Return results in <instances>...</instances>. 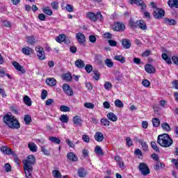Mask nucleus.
<instances>
[{
	"label": "nucleus",
	"mask_w": 178,
	"mask_h": 178,
	"mask_svg": "<svg viewBox=\"0 0 178 178\" xmlns=\"http://www.w3.org/2000/svg\"><path fill=\"white\" fill-rule=\"evenodd\" d=\"M25 176L26 178H33V165L35 164V156L29 155L27 159L23 161Z\"/></svg>",
	"instance_id": "1"
},
{
	"label": "nucleus",
	"mask_w": 178,
	"mask_h": 178,
	"mask_svg": "<svg viewBox=\"0 0 178 178\" xmlns=\"http://www.w3.org/2000/svg\"><path fill=\"white\" fill-rule=\"evenodd\" d=\"M3 120L5 124L8 126L10 129H20V122H19V120L12 114L6 113L3 116Z\"/></svg>",
	"instance_id": "2"
},
{
	"label": "nucleus",
	"mask_w": 178,
	"mask_h": 178,
	"mask_svg": "<svg viewBox=\"0 0 178 178\" xmlns=\"http://www.w3.org/2000/svg\"><path fill=\"white\" fill-rule=\"evenodd\" d=\"M157 143L161 147L169 148V147H171L173 145V139L169 136V134H164L158 136Z\"/></svg>",
	"instance_id": "3"
},
{
	"label": "nucleus",
	"mask_w": 178,
	"mask_h": 178,
	"mask_svg": "<svg viewBox=\"0 0 178 178\" xmlns=\"http://www.w3.org/2000/svg\"><path fill=\"white\" fill-rule=\"evenodd\" d=\"M86 19H89L92 22H97V20H99L102 22L104 20V17L101 14V12H97V14L92 12H88L86 13Z\"/></svg>",
	"instance_id": "4"
},
{
	"label": "nucleus",
	"mask_w": 178,
	"mask_h": 178,
	"mask_svg": "<svg viewBox=\"0 0 178 178\" xmlns=\"http://www.w3.org/2000/svg\"><path fill=\"white\" fill-rule=\"evenodd\" d=\"M138 168L143 176H148V174L150 173L149 167L145 163H140Z\"/></svg>",
	"instance_id": "5"
},
{
	"label": "nucleus",
	"mask_w": 178,
	"mask_h": 178,
	"mask_svg": "<svg viewBox=\"0 0 178 178\" xmlns=\"http://www.w3.org/2000/svg\"><path fill=\"white\" fill-rule=\"evenodd\" d=\"M0 149L3 154H5L6 155H13L15 161H19V159H17V154H16V152H13L10 147L2 146Z\"/></svg>",
	"instance_id": "6"
},
{
	"label": "nucleus",
	"mask_w": 178,
	"mask_h": 178,
	"mask_svg": "<svg viewBox=\"0 0 178 178\" xmlns=\"http://www.w3.org/2000/svg\"><path fill=\"white\" fill-rule=\"evenodd\" d=\"M153 16L155 19H162L165 16V11L162 8H155Z\"/></svg>",
	"instance_id": "7"
},
{
	"label": "nucleus",
	"mask_w": 178,
	"mask_h": 178,
	"mask_svg": "<svg viewBox=\"0 0 178 178\" xmlns=\"http://www.w3.org/2000/svg\"><path fill=\"white\" fill-rule=\"evenodd\" d=\"M35 51L40 60H44L45 59V51H44V49L40 46H38L35 47Z\"/></svg>",
	"instance_id": "8"
},
{
	"label": "nucleus",
	"mask_w": 178,
	"mask_h": 178,
	"mask_svg": "<svg viewBox=\"0 0 178 178\" xmlns=\"http://www.w3.org/2000/svg\"><path fill=\"white\" fill-rule=\"evenodd\" d=\"M63 90L67 95H69L70 97H72L73 95V89H72V87L69 86L67 83H65L63 85Z\"/></svg>",
	"instance_id": "9"
},
{
	"label": "nucleus",
	"mask_w": 178,
	"mask_h": 178,
	"mask_svg": "<svg viewBox=\"0 0 178 178\" xmlns=\"http://www.w3.org/2000/svg\"><path fill=\"white\" fill-rule=\"evenodd\" d=\"M113 29L114 31H123L126 29V26L121 22H116L114 24Z\"/></svg>",
	"instance_id": "10"
},
{
	"label": "nucleus",
	"mask_w": 178,
	"mask_h": 178,
	"mask_svg": "<svg viewBox=\"0 0 178 178\" xmlns=\"http://www.w3.org/2000/svg\"><path fill=\"white\" fill-rule=\"evenodd\" d=\"M13 66H14L15 69H16V70H17L18 72H20V73H22V74H24V73H26V70H24V67L20 65V64H19V63L14 61L13 62Z\"/></svg>",
	"instance_id": "11"
},
{
	"label": "nucleus",
	"mask_w": 178,
	"mask_h": 178,
	"mask_svg": "<svg viewBox=\"0 0 178 178\" xmlns=\"http://www.w3.org/2000/svg\"><path fill=\"white\" fill-rule=\"evenodd\" d=\"M76 38L79 44H84L86 42V36L82 33H76Z\"/></svg>",
	"instance_id": "12"
},
{
	"label": "nucleus",
	"mask_w": 178,
	"mask_h": 178,
	"mask_svg": "<svg viewBox=\"0 0 178 178\" xmlns=\"http://www.w3.org/2000/svg\"><path fill=\"white\" fill-rule=\"evenodd\" d=\"M114 159L120 169H124V168H126V166L124 165V162H123V160H122V157H120V156H115Z\"/></svg>",
	"instance_id": "13"
},
{
	"label": "nucleus",
	"mask_w": 178,
	"mask_h": 178,
	"mask_svg": "<svg viewBox=\"0 0 178 178\" xmlns=\"http://www.w3.org/2000/svg\"><path fill=\"white\" fill-rule=\"evenodd\" d=\"M131 5H137L138 6H141V9L142 10H144V9H145V8H147V5H145V3H144V1H143V0H134L133 3H130Z\"/></svg>",
	"instance_id": "14"
},
{
	"label": "nucleus",
	"mask_w": 178,
	"mask_h": 178,
	"mask_svg": "<svg viewBox=\"0 0 178 178\" xmlns=\"http://www.w3.org/2000/svg\"><path fill=\"white\" fill-rule=\"evenodd\" d=\"M67 158L72 162H77L79 160V157H77V155L74 154L73 152H70L67 154Z\"/></svg>",
	"instance_id": "15"
},
{
	"label": "nucleus",
	"mask_w": 178,
	"mask_h": 178,
	"mask_svg": "<svg viewBox=\"0 0 178 178\" xmlns=\"http://www.w3.org/2000/svg\"><path fill=\"white\" fill-rule=\"evenodd\" d=\"M145 70L147 72V73L151 74L152 73H155V67L152 65L147 64L145 66Z\"/></svg>",
	"instance_id": "16"
},
{
	"label": "nucleus",
	"mask_w": 178,
	"mask_h": 178,
	"mask_svg": "<svg viewBox=\"0 0 178 178\" xmlns=\"http://www.w3.org/2000/svg\"><path fill=\"white\" fill-rule=\"evenodd\" d=\"M122 45L124 49H129L131 47V42L129 39H123L122 40Z\"/></svg>",
	"instance_id": "17"
},
{
	"label": "nucleus",
	"mask_w": 178,
	"mask_h": 178,
	"mask_svg": "<svg viewBox=\"0 0 178 178\" xmlns=\"http://www.w3.org/2000/svg\"><path fill=\"white\" fill-rule=\"evenodd\" d=\"M95 140L98 141V143H102V141H104V134L101 132H96L95 134Z\"/></svg>",
	"instance_id": "18"
},
{
	"label": "nucleus",
	"mask_w": 178,
	"mask_h": 178,
	"mask_svg": "<svg viewBox=\"0 0 178 178\" xmlns=\"http://www.w3.org/2000/svg\"><path fill=\"white\" fill-rule=\"evenodd\" d=\"M137 26L141 30H147V24L143 20H138L136 22Z\"/></svg>",
	"instance_id": "19"
},
{
	"label": "nucleus",
	"mask_w": 178,
	"mask_h": 178,
	"mask_svg": "<svg viewBox=\"0 0 178 178\" xmlns=\"http://www.w3.org/2000/svg\"><path fill=\"white\" fill-rule=\"evenodd\" d=\"M138 142L142 146L143 151L147 152V151H148V145L147 144V142L144 141L143 139H138Z\"/></svg>",
	"instance_id": "20"
},
{
	"label": "nucleus",
	"mask_w": 178,
	"mask_h": 178,
	"mask_svg": "<svg viewBox=\"0 0 178 178\" xmlns=\"http://www.w3.org/2000/svg\"><path fill=\"white\" fill-rule=\"evenodd\" d=\"M22 54H24V55H31V54H33V50L29 47H26L22 48Z\"/></svg>",
	"instance_id": "21"
},
{
	"label": "nucleus",
	"mask_w": 178,
	"mask_h": 178,
	"mask_svg": "<svg viewBox=\"0 0 178 178\" xmlns=\"http://www.w3.org/2000/svg\"><path fill=\"white\" fill-rule=\"evenodd\" d=\"M164 22L165 24H168L169 26H176V24H177L176 20L169 18H165L164 19Z\"/></svg>",
	"instance_id": "22"
},
{
	"label": "nucleus",
	"mask_w": 178,
	"mask_h": 178,
	"mask_svg": "<svg viewBox=\"0 0 178 178\" xmlns=\"http://www.w3.org/2000/svg\"><path fill=\"white\" fill-rule=\"evenodd\" d=\"M46 83L47 86H51L54 87V86H56V79L54 78H49L46 79Z\"/></svg>",
	"instance_id": "23"
},
{
	"label": "nucleus",
	"mask_w": 178,
	"mask_h": 178,
	"mask_svg": "<svg viewBox=\"0 0 178 178\" xmlns=\"http://www.w3.org/2000/svg\"><path fill=\"white\" fill-rule=\"evenodd\" d=\"M168 5L170 8H178V0H169Z\"/></svg>",
	"instance_id": "24"
},
{
	"label": "nucleus",
	"mask_w": 178,
	"mask_h": 178,
	"mask_svg": "<svg viewBox=\"0 0 178 178\" xmlns=\"http://www.w3.org/2000/svg\"><path fill=\"white\" fill-rule=\"evenodd\" d=\"M107 118L111 122H117L118 120V116L113 113H108L107 114Z\"/></svg>",
	"instance_id": "25"
},
{
	"label": "nucleus",
	"mask_w": 178,
	"mask_h": 178,
	"mask_svg": "<svg viewBox=\"0 0 178 178\" xmlns=\"http://www.w3.org/2000/svg\"><path fill=\"white\" fill-rule=\"evenodd\" d=\"M73 123L74 124H78L79 126H81V123H83V120L80 118V116L76 115L73 118Z\"/></svg>",
	"instance_id": "26"
},
{
	"label": "nucleus",
	"mask_w": 178,
	"mask_h": 178,
	"mask_svg": "<svg viewBox=\"0 0 178 178\" xmlns=\"http://www.w3.org/2000/svg\"><path fill=\"white\" fill-rule=\"evenodd\" d=\"M56 41L57 42H59L60 44L61 42H65L66 41V35L65 34H60V35L57 36L56 38Z\"/></svg>",
	"instance_id": "27"
},
{
	"label": "nucleus",
	"mask_w": 178,
	"mask_h": 178,
	"mask_svg": "<svg viewBox=\"0 0 178 178\" xmlns=\"http://www.w3.org/2000/svg\"><path fill=\"white\" fill-rule=\"evenodd\" d=\"M43 13L45 15H47L48 16H52L54 12H52V10L49 8V7H44L42 9Z\"/></svg>",
	"instance_id": "28"
},
{
	"label": "nucleus",
	"mask_w": 178,
	"mask_h": 178,
	"mask_svg": "<svg viewBox=\"0 0 178 178\" xmlns=\"http://www.w3.org/2000/svg\"><path fill=\"white\" fill-rule=\"evenodd\" d=\"M114 60L120 62V63H124L126 62V58L122 55L115 56Z\"/></svg>",
	"instance_id": "29"
},
{
	"label": "nucleus",
	"mask_w": 178,
	"mask_h": 178,
	"mask_svg": "<svg viewBox=\"0 0 178 178\" xmlns=\"http://www.w3.org/2000/svg\"><path fill=\"white\" fill-rule=\"evenodd\" d=\"M162 59L168 63V65H170L172 63V60L168 56V54L166 53H163L161 55Z\"/></svg>",
	"instance_id": "30"
},
{
	"label": "nucleus",
	"mask_w": 178,
	"mask_h": 178,
	"mask_svg": "<svg viewBox=\"0 0 178 178\" xmlns=\"http://www.w3.org/2000/svg\"><path fill=\"white\" fill-rule=\"evenodd\" d=\"M28 148H29L30 151L31 152H37V145L35 143H29L28 144Z\"/></svg>",
	"instance_id": "31"
},
{
	"label": "nucleus",
	"mask_w": 178,
	"mask_h": 178,
	"mask_svg": "<svg viewBox=\"0 0 178 178\" xmlns=\"http://www.w3.org/2000/svg\"><path fill=\"white\" fill-rule=\"evenodd\" d=\"M49 141H51V143H54V144H60V139H59L58 138H56L55 136H50L49 138Z\"/></svg>",
	"instance_id": "32"
},
{
	"label": "nucleus",
	"mask_w": 178,
	"mask_h": 178,
	"mask_svg": "<svg viewBox=\"0 0 178 178\" xmlns=\"http://www.w3.org/2000/svg\"><path fill=\"white\" fill-rule=\"evenodd\" d=\"M75 65L79 69H82V67H84V66H86V64H84V61H83L82 60H77L76 61H75Z\"/></svg>",
	"instance_id": "33"
},
{
	"label": "nucleus",
	"mask_w": 178,
	"mask_h": 178,
	"mask_svg": "<svg viewBox=\"0 0 178 178\" xmlns=\"http://www.w3.org/2000/svg\"><path fill=\"white\" fill-rule=\"evenodd\" d=\"M24 102L27 106H31V99L27 95L24 97Z\"/></svg>",
	"instance_id": "34"
},
{
	"label": "nucleus",
	"mask_w": 178,
	"mask_h": 178,
	"mask_svg": "<svg viewBox=\"0 0 178 178\" xmlns=\"http://www.w3.org/2000/svg\"><path fill=\"white\" fill-rule=\"evenodd\" d=\"M163 168H165V164L159 161H158L156 164L154 166V169L155 170H159V169H162Z\"/></svg>",
	"instance_id": "35"
},
{
	"label": "nucleus",
	"mask_w": 178,
	"mask_h": 178,
	"mask_svg": "<svg viewBox=\"0 0 178 178\" xmlns=\"http://www.w3.org/2000/svg\"><path fill=\"white\" fill-rule=\"evenodd\" d=\"M161 127L163 130H164L165 131H170V130H172V129L170 128V126L167 122L163 123L161 124Z\"/></svg>",
	"instance_id": "36"
},
{
	"label": "nucleus",
	"mask_w": 178,
	"mask_h": 178,
	"mask_svg": "<svg viewBox=\"0 0 178 178\" xmlns=\"http://www.w3.org/2000/svg\"><path fill=\"white\" fill-rule=\"evenodd\" d=\"M87 175L86 172V170H84V168H80L78 170V175L79 177H85V176Z\"/></svg>",
	"instance_id": "37"
},
{
	"label": "nucleus",
	"mask_w": 178,
	"mask_h": 178,
	"mask_svg": "<svg viewBox=\"0 0 178 178\" xmlns=\"http://www.w3.org/2000/svg\"><path fill=\"white\" fill-rule=\"evenodd\" d=\"M52 175L54 178H62V174L58 170H54L52 171Z\"/></svg>",
	"instance_id": "38"
},
{
	"label": "nucleus",
	"mask_w": 178,
	"mask_h": 178,
	"mask_svg": "<svg viewBox=\"0 0 178 178\" xmlns=\"http://www.w3.org/2000/svg\"><path fill=\"white\" fill-rule=\"evenodd\" d=\"M95 152L97 155H104V152L102 151V149L101 148V147L99 145H97L95 147Z\"/></svg>",
	"instance_id": "39"
},
{
	"label": "nucleus",
	"mask_w": 178,
	"mask_h": 178,
	"mask_svg": "<svg viewBox=\"0 0 178 178\" xmlns=\"http://www.w3.org/2000/svg\"><path fill=\"white\" fill-rule=\"evenodd\" d=\"M60 120L62 123H67L69 122V117L67 115H61L60 117Z\"/></svg>",
	"instance_id": "40"
},
{
	"label": "nucleus",
	"mask_w": 178,
	"mask_h": 178,
	"mask_svg": "<svg viewBox=\"0 0 178 178\" xmlns=\"http://www.w3.org/2000/svg\"><path fill=\"white\" fill-rule=\"evenodd\" d=\"M27 42L31 45H34V44H35V38H34V36H28Z\"/></svg>",
	"instance_id": "41"
},
{
	"label": "nucleus",
	"mask_w": 178,
	"mask_h": 178,
	"mask_svg": "<svg viewBox=\"0 0 178 178\" xmlns=\"http://www.w3.org/2000/svg\"><path fill=\"white\" fill-rule=\"evenodd\" d=\"M104 63H105L106 66H107V67H113V62L111 61V60L109 58H106L104 60Z\"/></svg>",
	"instance_id": "42"
},
{
	"label": "nucleus",
	"mask_w": 178,
	"mask_h": 178,
	"mask_svg": "<svg viewBox=\"0 0 178 178\" xmlns=\"http://www.w3.org/2000/svg\"><path fill=\"white\" fill-rule=\"evenodd\" d=\"M101 124L102 126H109L111 124V122L108 121V118H102L101 120Z\"/></svg>",
	"instance_id": "43"
},
{
	"label": "nucleus",
	"mask_w": 178,
	"mask_h": 178,
	"mask_svg": "<svg viewBox=\"0 0 178 178\" xmlns=\"http://www.w3.org/2000/svg\"><path fill=\"white\" fill-rule=\"evenodd\" d=\"M63 79L65 80V81H72V74H65L63 75Z\"/></svg>",
	"instance_id": "44"
},
{
	"label": "nucleus",
	"mask_w": 178,
	"mask_h": 178,
	"mask_svg": "<svg viewBox=\"0 0 178 178\" xmlns=\"http://www.w3.org/2000/svg\"><path fill=\"white\" fill-rule=\"evenodd\" d=\"M115 106H117L118 108H123L124 104L123 102H121L120 99H116L114 102Z\"/></svg>",
	"instance_id": "45"
},
{
	"label": "nucleus",
	"mask_w": 178,
	"mask_h": 178,
	"mask_svg": "<svg viewBox=\"0 0 178 178\" xmlns=\"http://www.w3.org/2000/svg\"><path fill=\"white\" fill-rule=\"evenodd\" d=\"M152 123H153L154 127H159V124H161V121L158 118H154L152 120Z\"/></svg>",
	"instance_id": "46"
},
{
	"label": "nucleus",
	"mask_w": 178,
	"mask_h": 178,
	"mask_svg": "<svg viewBox=\"0 0 178 178\" xmlns=\"http://www.w3.org/2000/svg\"><path fill=\"white\" fill-rule=\"evenodd\" d=\"M129 25L131 29H137V22L131 19L129 20Z\"/></svg>",
	"instance_id": "47"
},
{
	"label": "nucleus",
	"mask_w": 178,
	"mask_h": 178,
	"mask_svg": "<svg viewBox=\"0 0 178 178\" xmlns=\"http://www.w3.org/2000/svg\"><path fill=\"white\" fill-rule=\"evenodd\" d=\"M24 120L26 124H30V123L31 122V117L29 115H26L24 116Z\"/></svg>",
	"instance_id": "48"
},
{
	"label": "nucleus",
	"mask_w": 178,
	"mask_h": 178,
	"mask_svg": "<svg viewBox=\"0 0 178 178\" xmlns=\"http://www.w3.org/2000/svg\"><path fill=\"white\" fill-rule=\"evenodd\" d=\"M84 106L85 108H88V109H94V108H95V105L90 102L85 103Z\"/></svg>",
	"instance_id": "49"
},
{
	"label": "nucleus",
	"mask_w": 178,
	"mask_h": 178,
	"mask_svg": "<svg viewBox=\"0 0 178 178\" xmlns=\"http://www.w3.org/2000/svg\"><path fill=\"white\" fill-rule=\"evenodd\" d=\"M104 88L105 90H109L112 88V83L109 81H106L104 83Z\"/></svg>",
	"instance_id": "50"
},
{
	"label": "nucleus",
	"mask_w": 178,
	"mask_h": 178,
	"mask_svg": "<svg viewBox=\"0 0 178 178\" xmlns=\"http://www.w3.org/2000/svg\"><path fill=\"white\" fill-rule=\"evenodd\" d=\"M60 111L61 112H70V108L67 106H61L60 107Z\"/></svg>",
	"instance_id": "51"
},
{
	"label": "nucleus",
	"mask_w": 178,
	"mask_h": 178,
	"mask_svg": "<svg viewBox=\"0 0 178 178\" xmlns=\"http://www.w3.org/2000/svg\"><path fill=\"white\" fill-rule=\"evenodd\" d=\"M151 147L152 149H154L156 152H159V148H158V146L156 145V143L155 142H151Z\"/></svg>",
	"instance_id": "52"
},
{
	"label": "nucleus",
	"mask_w": 178,
	"mask_h": 178,
	"mask_svg": "<svg viewBox=\"0 0 178 178\" xmlns=\"http://www.w3.org/2000/svg\"><path fill=\"white\" fill-rule=\"evenodd\" d=\"M38 17L39 20H41L42 22H45V20H47V15L43 13L39 14Z\"/></svg>",
	"instance_id": "53"
},
{
	"label": "nucleus",
	"mask_w": 178,
	"mask_h": 178,
	"mask_svg": "<svg viewBox=\"0 0 178 178\" xmlns=\"http://www.w3.org/2000/svg\"><path fill=\"white\" fill-rule=\"evenodd\" d=\"M48 97V92L46 90H43L41 93L42 99H45Z\"/></svg>",
	"instance_id": "54"
},
{
	"label": "nucleus",
	"mask_w": 178,
	"mask_h": 178,
	"mask_svg": "<svg viewBox=\"0 0 178 178\" xmlns=\"http://www.w3.org/2000/svg\"><path fill=\"white\" fill-rule=\"evenodd\" d=\"M85 70L87 72V73H91V72H92V65H86L85 67Z\"/></svg>",
	"instance_id": "55"
},
{
	"label": "nucleus",
	"mask_w": 178,
	"mask_h": 178,
	"mask_svg": "<svg viewBox=\"0 0 178 178\" xmlns=\"http://www.w3.org/2000/svg\"><path fill=\"white\" fill-rule=\"evenodd\" d=\"M65 143L67 144V145H69V147H70L71 148H74V147H76V145H74V143H73V142L70 141V139H66Z\"/></svg>",
	"instance_id": "56"
},
{
	"label": "nucleus",
	"mask_w": 178,
	"mask_h": 178,
	"mask_svg": "<svg viewBox=\"0 0 178 178\" xmlns=\"http://www.w3.org/2000/svg\"><path fill=\"white\" fill-rule=\"evenodd\" d=\"M54 102L55 101L54 99H49L45 102V105H47V106H50V105H52Z\"/></svg>",
	"instance_id": "57"
},
{
	"label": "nucleus",
	"mask_w": 178,
	"mask_h": 178,
	"mask_svg": "<svg viewBox=\"0 0 178 178\" xmlns=\"http://www.w3.org/2000/svg\"><path fill=\"white\" fill-rule=\"evenodd\" d=\"M6 172H10L12 170V166L9 163H6L4 166Z\"/></svg>",
	"instance_id": "58"
},
{
	"label": "nucleus",
	"mask_w": 178,
	"mask_h": 178,
	"mask_svg": "<svg viewBox=\"0 0 178 178\" xmlns=\"http://www.w3.org/2000/svg\"><path fill=\"white\" fill-rule=\"evenodd\" d=\"M108 44L111 47H116L118 45V42H116L113 40H109Z\"/></svg>",
	"instance_id": "59"
},
{
	"label": "nucleus",
	"mask_w": 178,
	"mask_h": 178,
	"mask_svg": "<svg viewBox=\"0 0 178 178\" xmlns=\"http://www.w3.org/2000/svg\"><path fill=\"white\" fill-rule=\"evenodd\" d=\"M142 84L143 86H144V87H149L151 83H149V81H148L147 79H144L142 82Z\"/></svg>",
	"instance_id": "60"
},
{
	"label": "nucleus",
	"mask_w": 178,
	"mask_h": 178,
	"mask_svg": "<svg viewBox=\"0 0 178 178\" xmlns=\"http://www.w3.org/2000/svg\"><path fill=\"white\" fill-rule=\"evenodd\" d=\"M82 140L84 143H90V137L88 135H83Z\"/></svg>",
	"instance_id": "61"
},
{
	"label": "nucleus",
	"mask_w": 178,
	"mask_h": 178,
	"mask_svg": "<svg viewBox=\"0 0 178 178\" xmlns=\"http://www.w3.org/2000/svg\"><path fill=\"white\" fill-rule=\"evenodd\" d=\"M65 9L66 10H67V12H70V13L73 12V7L70 4H67L65 6Z\"/></svg>",
	"instance_id": "62"
},
{
	"label": "nucleus",
	"mask_w": 178,
	"mask_h": 178,
	"mask_svg": "<svg viewBox=\"0 0 178 178\" xmlns=\"http://www.w3.org/2000/svg\"><path fill=\"white\" fill-rule=\"evenodd\" d=\"M95 80H98L99 79V72L98 71H93Z\"/></svg>",
	"instance_id": "63"
},
{
	"label": "nucleus",
	"mask_w": 178,
	"mask_h": 178,
	"mask_svg": "<svg viewBox=\"0 0 178 178\" xmlns=\"http://www.w3.org/2000/svg\"><path fill=\"white\" fill-rule=\"evenodd\" d=\"M172 60L175 63V65H177L178 66V56H173L172 57Z\"/></svg>",
	"instance_id": "64"
}]
</instances>
